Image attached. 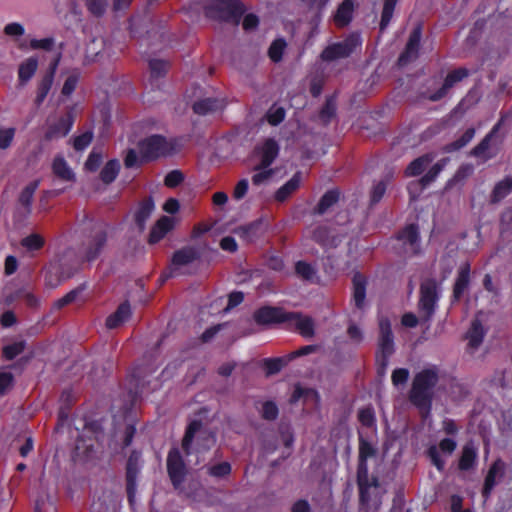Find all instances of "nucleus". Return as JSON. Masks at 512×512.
Segmentation results:
<instances>
[{
  "label": "nucleus",
  "instance_id": "5",
  "mask_svg": "<svg viewBox=\"0 0 512 512\" xmlns=\"http://www.w3.org/2000/svg\"><path fill=\"white\" fill-rule=\"evenodd\" d=\"M107 238L108 226L103 223L94 224L82 244L81 254L84 260L88 262L95 260L103 251Z\"/></svg>",
  "mask_w": 512,
  "mask_h": 512
},
{
  "label": "nucleus",
  "instance_id": "62",
  "mask_svg": "<svg viewBox=\"0 0 512 512\" xmlns=\"http://www.w3.org/2000/svg\"><path fill=\"white\" fill-rule=\"evenodd\" d=\"M101 162H102V155H101V153L96 152L95 150H93L89 154V156H88V158H87V160L85 162V168L87 170H89V171H96L99 168Z\"/></svg>",
  "mask_w": 512,
  "mask_h": 512
},
{
  "label": "nucleus",
  "instance_id": "18",
  "mask_svg": "<svg viewBox=\"0 0 512 512\" xmlns=\"http://www.w3.org/2000/svg\"><path fill=\"white\" fill-rule=\"evenodd\" d=\"M456 441L451 438H444L440 441L439 447L433 445L429 447L427 454L432 464L439 470L442 471L445 467V461L441 458L439 450L444 453L452 454L456 449Z\"/></svg>",
  "mask_w": 512,
  "mask_h": 512
},
{
  "label": "nucleus",
  "instance_id": "12",
  "mask_svg": "<svg viewBox=\"0 0 512 512\" xmlns=\"http://www.w3.org/2000/svg\"><path fill=\"white\" fill-rule=\"evenodd\" d=\"M196 435H205L203 436V439L209 442L205 447L207 449L215 442V438L211 433L202 431V422L194 420L188 425L182 440V448L186 455L191 454V445Z\"/></svg>",
  "mask_w": 512,
  "mask_h": 512
},
{
  "label": "nucleus",
  "instance_id": "10",
  "mask_svg": "<svg viewBox=\"0 0 512 512\" xmlns=\"http://www.w3.org/2000/svg\"><path fill=\"white\" fill-rule=\"evenodd\" d=\"M279 154V145L272 139H266L262 144L255 147L254 156L259 161L258 168H268Z\"/></svg>",
  "mask_w": 512,
  "mask_h": 512
},
{
  "label": "nucleus",
  "instance_id": "23",
  "mask_svg": "<svg viewBox=\"0 0 512 512\" xmlns=\"http://www.w3.org/2000/svg\"><path fill=\"white\" fill-rule=\"evenodd\" d=\"M198 258V253L195 248L193 247H184L178 251H176L173 254L172 260H171V266H172V272L178 268L188 265L192 263L194 260ZM170 274L169 276H171Z\"/></svg>",
  "mask_w": 512,
  "mask_h": 512
},
{
  "label": "nucleus",
  "instance_id": "42",
  "mask_svg": "<svg viewBox=\"0 0 512 512\" xmlns=\"http://www.w3.org/2000/svg\"><path fill=\"white\" fill-rule=\"evenodd\" d=\"M206 473L211 477L222 479L231 473V465L229 462H221L206 465Z\"/></svg>",
  "mask_w": 512,
  "mask_h": 512
},
{
  "label": "nucleus",
  "instance_id": "24",
  "mask_svg": "<svg viewBox=\"0 0 512 512\" xmlns=\"http://www.w3.org/2000/svg\"><path fill=\"white\" fill-rule=\"evenodd\" d=\"M470 270L471 268L468 262L463 263L458 270V275L453 288V297L456 300H459L462 297L463 293L469 286Z\"/></svg>",
  "mask_w": 512,
  "mask_h": 512
},
{
  "label": "nucleus",
  "instance_id": "19",
  "mask_svg": "<svg viewBox=\"0 0 512 512\" xmlns=\"http://www.w3.org/2000/svg\"><path fill=\"white\" fill-rule=\"evenodd\" d=\"M288 313L280 308L262 307L254 313V319L258 324L286 323Z\"/></svg>",
  "mask_w": 512,
  "mask_h": 512
},
{
  "label": "nucleus",
  "instance_id": "7",
  "mask_svg": "<svg viewBox=\"0 0 512 512\" xmlns=\"http://www.w3.org/2000/svg\"><path fill=\"white\" fill-rule=\"evenodd\" d=\"M139 153L144 161H152L171 153L172 146L160 135H152L140 141Z\"/></svg>",
  "mask_w": 512,
  "mask_h": 512
},
{
  "label": "nucleus",
  "instance_id": "45",
  "mask_svg": "<svg viewBox=\"0 0 512 512\" xmlns=\"http://www.w3.org/2000/svg\"><path fill=\"white\" fill-rule=\"evenodd\" d=\"M45 239L36 233L30 234L21 240V245L27 251H38L43 248Z\"/></svg>",
  "mask_w": 512,
  "mask_h": 512
},
{
  "label": "nucleus",
  "instance_id": "41",
  "mask_svg": "<svg viewBox=\"0 0 512 512\" xmlns=\"http://www.w3.org/2000/svg\"><path fill=\"white\" fill-rule=\"evenodd\" d=\"M54 78H52L51 74H45L41 81L38 84L37 94L35 98V104L40 106L48 95Z\"/></svg>",
  "mask_w": 512,
  "mask_h": 512
},
{
  "label": "nucleus",
  "instance_id": "26",
  "mask_svg": "<svg viewBox=\"0 0 512 512\" xmlns=\"http://www.w3.org/2000/svg\"><path fill=\"white\" fill-rule=\"evenodd\" d=\"M173 222L171 218L162 216L156 224L152 227L149 234V243L155 244L165 237V235L172 229Z\"/></svg>",
  "mask_w": 512,
  "mask_h": 512
},
{
  "label": "nucleus",
  "instance_id": "43",
  "mask_svg": "<svg viewBox=\"0 0 512 512\" xmlns=\"http://www.w3.org/2000/svg\"><path fill=\"white\" fill-rule=\"evenodd\" d=\"M475 136V129L468 128L458 139L446 146V151L454 152L465 147Z\"/></svg>",
  "mask_w": 512,
  "mask_h": 512
},
{
  "label": "nucleus",
  "instance_id": "9",
  "mask_svg": "<svg viewBox=\"0 0 512 512\" xmlns=\"http://www.w3.org/2000/svg\"><path fill=\"white\" fill-rule=\"evenodd\" d=\"M167 472L175 489H179L184 482L187 469L178 448H172L167 456Z\"/></svg>",
  "mask_w": 512,
  "mask_h": 512
},
{
  "label": "nucleus",
  "instance_id": "15",
  "mask_svg": "<svg viewBox=\"0 0 512 512\" xmlns=\"http://www.w3.org/2000/svg\"><path fill=\"white\" fill-rule=\"evenodd\" d=\"M74 123V116L72 110L68 111L66 115L59 118L56 123L50 124L45 133V139L48 141L65 137L72 129Z\"/></svg>",
  "mask_w": 512,
  "mask_h": 512
},
{
  "label": "nucleus",
  "instance_id": "21",
  "mask_svg": "<svg viewBox=\"0 0 512 512\" xmlns=\"http://www.w3.org/2000/svg\"><path fill=\"white\" fill-rule=\"evenodd\" d=\"M468 74H469V72L465 68H458V69L451 71L446 76L442 87L439 90H437L435 93L431 94L429 96V99L431 101H438V100L442 99L447 94L448 90L454 86V84L463 80L465 77L468 76Z\"/></svg>",
  "mask_w": 512,
  "mask_h": 512
},
{
  "label": "nucleus",
  "instance_id": "22",
  "mask_svg": "<svg viewBox=\"0 0 512 512\" xmlns=\"http://www.w3.org/2000/svg\"><path fill=\"white\" fill-rule=\"evenodd\" d=\"M131 307L128 302L121 303L116 311L109 315L106 319V327L115 329L123 325L131 317Z\"/></svg>",
  "mask_w": 512,
  "mask_h": 512
},
{
  "label": "nucleus",
  "instance_id": "60",
  "mask_svg": "<svg viewBox=\"0 0 512 512\" xmlns=\"http://www.w3.org/2000/svg\"><path fill=\"white\" fill-rule=\"evenodd\" d=\"M278 416V407L274 402L267 401L262 405V417L266 420H275Z\"/></svg>",
  "mask_w": 512,
  "mask_h": 512
},
{
  "label": "nucleus",
  "instance_id": "20",
  "mask_svg": "<svg viewBox=\"0 0 512 512\" xmlns=\"http://www.w3.org/2000/svg\"><path fill=\"white\" fill-rule=\"evenodd\" d=\"M398 240L402 242L404 250L408 254L415 255L419 251V231L414 224L406 226L398 234Z\"/></svg>",
  "mask_w": 512,
  "mask_h": 512
},
{
  "label": "nucleus",
  "instance_id": "17",
  "mask_svg": "<svg viewBox=\"0 0 512 512\" xmlns=\"http://www.w3.org/2000/svg\"><path fill=\"white\" fill-rule=\"evenodd\" d=\"M505 473V463L501 459L495 460L490 466L487 475L484 480V485L482 489V496L485 500H487L498 480L504 476Z\"/></svg>",
  "mask_w": 512,
  "mask_h": 512
},
{
  "label": "nucleus",
  "instance_id": "33",
  "mask_svg": "<svg viewBox=\"0 0 512 512\" xmlns=\"http://www.w3.org/2000/svg\"><path fill=\"white\" fill-rule=\"evenodd\" d=\"M366 296V279L356 273L353 277V299L357 308H362Z\"/></svg>",
  "mask_w": 512,
  "mask_h": 512
},
{
  "label": "nucleus",
  "instance_id": "50",
  "mask_svg": "<svg viewBox=\"0 0 512 512\" xmlns=\"http://www.w3.org/2000/svg\"><path fill=\"white\" fill-rule=\"evenodd\" d=\"M286 42L283 39H276L269 47L268 55L273 62H279L282 59Z\"/></svg>",
  "mask_w": 512,
  "mask_h": 512
},
{
  "label": "nucleus",
  "instance_id": "6",
  "mask_svg": "<svg viewBox=\"0 0 512 512\" xmlns=\"http://www.w3.org/2000/svg\"><path fill=\"white\" fill-rule=\"evenodd\" d=\"M379 330L377 363L379 365L378 373L383 376L389 363V357L395 351L391 324L387 318L379 320Z\"/></svg>",
  "mask_w": 512,
  "mask_h": 512
},
{
  "label": "nucleus",
  "instance_id": "29",
  "mask_svg": "<svg viewBox=\"0 0 512 512\" xmlns=\"http://www.w3.org/2000/svg\"><path fill=\"white\" fill-rule=\"evenodd\" d=\"M52 171L54 175L62 181L74 182L75 174L69 167L65 159L61 156L54 158L52 163Z\"/></svg>",
  "mask_w": 512,
  "mask_h": 512
},
{
  "label": "nucleus",
  "instance_id": "31",
  "mask_svg": "<svg viewBox=\"0 0 512 512\" xmlns=\"http://www.w3.org/2000/svg\"><path fill=\"white\" fill-rule=\"evenodd\" d=\"M434 157L431 154L422 155L413 160L406 168L405 175L414 177L422 174L424 170L432 163Z\"/></svg>",
  "mask_w": 512,
  "mask_h": 512
},
{
  "label": "nucleus",
  "instance_id": "53",
  "mask_svg": "<svg viewBox=\"0 0 512 512\" xmlns=\"http://www.w3.org/2000/svg\"><path fill=\"white\" fill-rule=\"evenodd\" d=\"M25 349V343L23 341L15 342L11 345H7L3 348V356L7 360H12L19 354H21Z\"/></svg>",
  "mask_w": 512,
  "mask_h": 512
},
{
  "label": "nucleus",
  "instance_id": "55",
  "mask_svg": "<svg viewBox=\"0 0 512 512\" xmlns=\"http://www.w3.org/2000/svg\"><path fill=\"white\" fill-rule=\"evenodd\" d=\"M93 139V133L87 131L79 136H76L73 141V147L77 151H82L87 148Z\"/></svg>",
  "mask_w": 512,
  "mask_h": 512
},
{
  "label": "nucleus",
  "instance_id": "64",
  "mask_svg": "<svg viewBox=\"0 0 512 512\" xmlns=\"http://www.w3.org/2000/svg\"><path fill=\"white\" fill-rule=\"evenodd\" d=\"M386 191V184L383 181L376 183L371 191L370 201L371 204L378 203L384 196Z\"/></svg>",
  "mask_w": 512,
  "mask_h": 512
},
{
  "label": "nucleus",
  "instance_id": "46",
  "mask_svg": "<svg viewBox=\"0 0 512 512\" xmlns=\"http://www.w3.org/2000/svg\"><path fill=\"white\" fill-rule=\"evenodd\" d=\"M85 289H86L85 284H82V285L78 286L77 288L71 290L65 296H63L62 298L58 299L54 303V307L57 308V309H61L64 306H66V305H68L70 303H73L74 301L77 300V298L82 294V292Z\"/></svg>",
  "mask_w": 512,
  "mask_h": 512
},
{
  "label": "nucleus",
  "instance_id": "44",
  "mask_svg": "<svg viewBox=\"0 0 512 512\" xmlns=\"http://www.w3.org/2000/svg\"><path fill=\"white\" fill-rule=\"evenodd\" d=\"M397 2H398V0H384L383 10H382V14H381V21H380V30L381 31H384L388 27V25L393 17V13H394Z\"/></svg>",
  "mask_w": 512,
  "mask_h": 512
},
{
  "label": "nucleus",
  "instance_id": "36",
  "mask_svg": "<svg viewBox=\"0 0 512 512\" xmlns=\"http://www.w3.org/2000/svg\"><path fill=\"white\" fill-rule=\"evenodd\" d=\"M222 106V102L216 98H205L194 103L193 111L199 115H206L216 111Z\"/></svg>",
  "mask_w": 512,
  "mask_h": 512
},
{
  "label": "nucleus",
  "instance_id": "51",
  "mask_svg": "<svg viewBox=\"0 0 512 512\" xmlns=\"http://www.w3.org/2000/svg\"><path fill=\"white\" fill-rule=\"evenodd\" d=\"M254 171L256 172L252 176V183L254 185H261L263 183L268 182L271 177L274 175V170L271 168H258V165L254 167Z\"/></svg>",
  "mask_w": 512,
  "mask_h": 512
},
{
  "label": "nucleus",
  "instance_id": "8",
  "mask_svg": "<svg viewBox=\"0 0 512 512\" xmlns=\"http://www.w3.org/2000/svg\"><path fill=\"white\" fill-rule=\"evenodd\" d=\"M360 45V36L352 34L345 38L343 41L326 47L321 53V58L325 61H333L340 58H346L350 56L353 51Z\"/></svg>",
  "mask_w": 512,
  "mask_h": 512
},
{
  "label": "nucleus",
  "instance_id": "16",
  "mask_svg": "<svg viewBox=\"0 0 512 512\" xmlns=\"http://www.w3.org/2000/svg\"><path fill=\"white\" fill-rule=\"evenodd\" d=\"M503 122H504V118L502 117L494 125V127L491 129V131L481 140V142L472 149L471 154L474 157L481 159L482 162H486L496 155L495 152H492L490 150V143H491V140L493 139V137L495 136V134L500 129Z\"/></svg>",
  "mask_w": 512,
  "mask_h": 512
},
{
  "label": "nucleus",
  "instance_id": "52",
  "mask_svg": "<svg viewBox=\"0 0 512 512\" xmlns=\"http://www.w3.org/2000/svg\"><path fill=\"white\" fill-rule=\"evenodd\" d=\"M286 364L287 360L284 358H267L264 360V366L267 375L278 373Z\"/></svg>",
  "mask_w": 512,
  "mask_h": 512
},
{
  "label": "nucleus",
  "instance_id": "13",
  "mask_svg": "<svg viewBox=\"0 0 512 512\" xmlns=\"http://www.w3.org/2000/svg\"><path fill=\"white\" fill-rule=\"evenodd\" d=\"M286 323H289L304 338H312L315 335L314 320L307 315L297 312H289Z\"/></svg>",
  "mask_w": 512,
  "mask_h": 512
},
{
  "label": "nucleus",
  "instance_id": "4",
  "mask_svg": "<svg viewBox=\"0 0 512 512\" xmlns=\"http://www.w3.org/2000/svg\"><path fill=\"white\" fill-rule=\"evenodd\" d=\"M356 481L359 489L361 509L367 511L372 506L378 509L380 506V484L378 478L376 476L370 477L369 472H366L365 476L357 472Z\"/></svg>",
  "mask_w": 512,
  "mask_h": 512
},
{
  "label": "nucleus",
  "instance_id": "2",
  "mask_svg": "<svg viewBox=\"0 0 512 512\" xmlns=\"http://www.w3.org/2000/svg\"><path fill=\"white\" fill-rule=\"evenodd\" d=\"M440 297L441 287L436 279L427 278L421 282L417 308L420 320L422 323L427 324V328H429L430 322L438 308Z\"/></svg>",
  "mask_w": 512,
  "mask_h": 512
},
{
  "label": "nucleus",
  "instance_id": "38",
  "mask_svg": "<svg viewBox=\"0 0 512 512\" xmlns=\"http://www.w3.org/2000/svg\"><path fill=\"white\" fill-rule=\"evenodd\" d=\"M484 328L479 320H474L467 333L469 340V346L472 348H478L484 338Z\"/></svg>",
  "mask_w": 512,
  "mask_h": 512
},
{
  "label": "nucleus",
  "instance_id": "14",
  "mask_svg": "<svg viewBox=\"0 0 512 512\" xmlns=\"http://www.w3.org/2000/svg\"><path fill=\"white\" fill-rule=\"evenodd\" d=\"M422 36V29L420 26L415 27L409 35L408 42L405 50L401 53L398 59V64L404 66L409 62L417 59L420 41Z\"/></svg>",
  "mask_w": 512,
  "mask_h": 512
},
{
  "label": "nucleus",
  "instance_id": "57",
  "mask_svg": "<svg viewBox=\"0 0 512 512\" xmlns=\"http://www.w3.org/2000/svg\"><path fill=\"white\" fill-rule=\"evenodd\" d=\"M409 379V370L406 368H397L392 372L391 380L394 386L406 384Z\"/></svg>",
  "mask_w": 512,
  "mask_h": 512
},
{
  "label": "nucleus",
  "instance_id": "63",
  "mask_svg": "<svg viewBox=\"0 0 512 512\" xmlns=\"http://www.w3.org/2000/svg\"><path fill=\"white\" fill-rule=\"evenodd\" d=\"M14 377L10 372L0 373V395H4L13 386Z\"/></svg>",
  "mask_w": 512,
  "mask_h": 512
},
{
  "label": "nucleus",
  "instance_id": "54",
  "mask_svg": "<svg viewBox=\"0 0 512 512\" xmlns=\"http://www.w3.org/2000/svg\"><path fill=\"white\" fill-rule=\"evenodd\" d=\"M336 105L333 99H328L319 113V118L323 123H328L335 115Z\"/></svg>",
  "mask_w": 512,
  "mask_h": 512
},
{
  "label": "nucleus",
  "instance_id": "40",
  "mask_svg": "<svg viewBox=\"0 0 512 512\" xmlns=\"http://www.w3.org/2000/svg\"><path fill=\"white\" fill-rule=\"evenodd\" d=\"M120 171V163L117 159L108 161L100 172V178L105 184L112 183Z\"/></svg>",
  "mask_w": 512,
  "mask_h": 512
},
{
  "label": "nucleus",
  "instance_id": "32",
  "mask_svg": "<svg viewBox=\"0 0 512 512\" xmlns=\"http://www.w3.org/2000/svg\"><path fill=\"white\" fill-rule=\"evenodd\" d=\"M340 193L337 190L327 191L319 200L317 206L314 208L313 213L323 215L327 213L339 200Z\"/></svg>",
  "mask_w": 512,
  "mask_h": 512
},
{
  "label": "nucleus",
  "instance_id": "37",
  "mask_svg": "<svg viewBox=\"0 0 512 512\" xmlns=\"http://www.w3.org/2000/svg\"><path fill=\"white\" fill-rule=\"evenodd\" d=\"M300 184L299 174H295L288 182L281 186L276 194L275 198L279 202L285 201L293 192L297 190Z\"/></svg>",
  "mask_w": 512,
  "mask_h": 512
},
{
  "label": "nucleus",
  "instance_id": "25",
  "mask_svg": "<svg viewBox=\"0 0 512 512\" xmlns=\"http://www.w3.org/2000/svg\"><path fill=\"white\" fill-rule=\"evenodd\" d=\"M154 208V202L151 197L146 198L139 203V206L134 214V219L140 231L145 229L146 222L152 215Z\"/></svg>",
  "mask_w": 512,
  "mask_h": 512
},
{
  "label": "nucleus",
  "instance_id": "56",
  "mask_svg": "<svg viewBox=\"0 0 512 512\" xmlns=\"http://www.w3.org/2000/svg\"><path fill=\"white\" fill-rule=\"evenodd\" d=\"M88 10L95 16L104 14L107 2L106 0H85Z\"/></svg>",
  "mask_w": 512,
  "mask_h": 512
},
{
  "label": "nucleus",
  "instance_id": "47",
  "mask_svg": "<svg viewBox=\"0 0 512 512\" xmlns=\"http://www.w3.org/2000/svg\"><path fill=\"white\" fill-rule=\"evenodd\" d=\"M446 164V160H441L437 163H435L428 172L422 176L420 179V183L423 187L428 186L431 184L440 174V172L443 170L444 166Z\"/></svg>",
  "mask_w": 512,
  "mask_h": 512
},
{
  "label": "nucleus",
  "instance_id": "1",
  "mask_svg": "<svg viewBox=\"0 0 512 512\" xmlns=\"http://www.w3.org/2000/svg\"><path fill=\"white\" fill-rule=\"evenodd\" d=\"M438 382L439 371L435 366L416 373L409 392L411 403L417 408L430 410Z\"/></svg>",
  "mask_w": 512,
  "mask_h": 512
},
{
  "label": "nucleus",
  "instance_id": "49",
  "mask_svg": "<svg viewBox=\"0 0 512 512\" xmlns=\"http://www.w3.org/2000/svg\"><path fill=\"white\" fill-rule=\"evenodd\" d=\"M358 420L363 426L376 429V419L373 408L366 407L361 409L358 413Z\"/></svg>",
  "mask_w": 512,
  "mask_h": 512
},
{
  "label": "nucleus",
  "instance_id": "11",
  "mask_svg": "<svg viewBox=\"0 0 512 512\" xmlns=\"http://www.w3.org/2000/svg\"><path fill=\"white\" fill-rule=\"evenodd\" d=\"M377 452L376 444L359 433L357 472L365 476V473L369 472L367 461L369 458L375 457Z\"/></svg>",
  "mask_w": 512,
  "mask_h": 512
},
{
  "label": "nucleus",
  "instance_id": "3",
  "mask_svg": "<svg viewBox=\"0 0 512 512\" xmlns=\"http://www.w3.org/2000/svg\"><path fill=\"white\" fill-rule=\"evenodd\" d=\"M245 12V7L239 0H212L205 7V15L208 18L232 22L235 25L240 23Z\"/></svg>",
  "mask_w": 512,
  "mask_h": 512
},
{
  "label": "nucleus",
  "instance_id": "58",
  "mask_svg": "<svg viewBox=\"0 0 512 512\" xmlns=\"http://www.w3.org/2000/svg\"><path fill=\"white\" fill-rule=\"evenodd\" d=\"M15 136L14 128H0V149H7Z\"/></svg>",
  "mask_w": 512,
  "mask_h": 512
},
{
  "label": "nucleus",
  "instance_id": "59",
  "mask_svg": "<svg viewBox=\"0 0 512 512\" xmlns=\"http://www.w3.org/2000/svg\"><path fill=\"white\" fill-rule=\"evenodd\" d=\"M149 67L151 70V74L153 76L159 77L167 71L168 62L160 59H152L149 62Z\"/></svg>",
  "mask_w": 512,
  "mask_h": 512
},
{
  "label": "nucleus",
  "instance_id": "30",
  "mask_svg": "<svg viewBox=\"0 0 512 512\" xmlns=\"http://www.w3.org/2000/svg\"><path fill=\"white\" fill-rule=\"evenodd\" d=\"M354 4L352 0H344L338 7L335 15L334 22L338 27L348 25L352 20Z\"/></svg>",
  "mask_w": 512,
  "mask_h": 512
},
{
  "label": "nucleus",
  "instance_id": "27",
  "mask_svg": "<svg viewBox=\"0 0 512 512\" xmlns=\"http://www.w3.org/2000/svg\"><path fill=\"white\" fill-rule=\"evenodd\" d=\"M512 193V176H507L497 182L490 194V203L497 204Z\"/></svg>",
  "mask_w": 512,
  "mask_h": 512
},
{
  "label": "nucleus",
  "instance_id": "35",
  "mask_svg": "<svg viewBox=\"0 0 512 512\" xmlns=\"http://www.w3.org/2000/svg\"><path fill=\"white\" fill-rule=\"evenodd\" d=\"M38 67V60L30 57L22 62L18 69V77L21 85L27 83L35 74Z\"/></svg>",
  "mask_w": 512,
  "mask_h": 512
},
{
  "label": "nucleus",
  "instance_id": "61",
  "mask_svg": "<svg viewBox=\"0 0 512 512\" xmlns=\"http://www.w3.org/2000/svg\"><path fill=\"white\" fill-rule=\"evenodd\" d=\"M184 179L183 174L179 170L170 171L164 179V184L169 188L178 186Z\"/></svg>",
  "mask_w": 512,
  "mask_h": 512
},
{
  "label": "nucleus",
  "instance_id": "39",
  "mask_svg": "<svg viewBox=\"0 0 512 512\" xmlns=\"http://www.w3.org/2000/svg\"><path fill=\"white\" fill-rule=\"evenodd\" d=\"M39 186V181L35 180L30 182L24 189L21 191L19 196V203L25 208L27 213L31 212V204L33 201V196L35 191Z\"/></svg>",
  "mask_w": 512,
  "mask_h": 512
},
{
  "label": "nucleus",
  "instance_id": "48",
  "mask_svg": "<svg viewBox=\"0 0 512 512\" xmlns=\"http://www.w3.org/2000/svg\"><path fill=\"white\" fill-rule=\"evenodd\" d=\"M295 270L297 275L304 280L312 281L316 276V269L305 261H298L295 265Z\"/></svg>",
  "mask_w": 512,
  "mask_h": 512
},
{
  "label": "nucleus",
  "instance_id": "34",
  "mask_svg": "<svg viewBox=\"0 0 512 512\" xmlns=\"http://www.w3.org/2000/svg\"><path fill=\"white\" fill-rule=\"evenodd\" d=\"M477 459V451L473 444L464 445L459 459L460 470L467 471L474 467Z\"/></svg>",
  "mask_w": 512,
  "mask_h": 512
},
{
  "label": "nucleus",
  "instance_id": "28",
  "mask_svg": "<svg viewBox=\"0 0 512 512\" xmlns=\"http://www.w3.org/2000/svg\"><path fill=\"white\" fill-rule=\"evenodd\" d=\"M262 223L254 221L234 230V233L246 243L255 241L261 235Z\"/></svg>",
  "mask_w": 512,
  "mask_h": 512
}]
</instances>
